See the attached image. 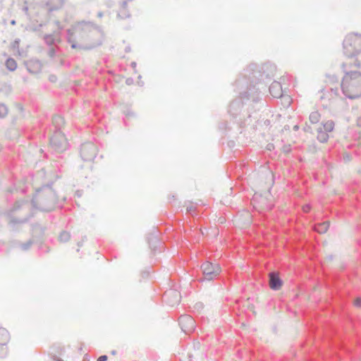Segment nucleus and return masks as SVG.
Returning <instances> with one entry per match:
<instances>
[{
    "label": "nucleus",
    "mask_w": 361,
    "mask_h": 361,
    "mask_svg": "<svg viewBox=\"0 0 361 361\" xmlns=\"http://www.w3.org/2000/svg\"><path fill=\"white\" fill-rule=\"evenodd\" d=\"M343 93L350 99L361 96V73L351 71L346 73L341 82Z\"/></svg>",
    "instance_id": "1"
},
{
    "label": "nucleus",
    "mask_w": 361,
    "mask_h": 361,
    "mask_svg": "<svg viewBox=\"0 0 361 361\" xmlns=\"http://www.w3.org/2000/svg\"><path fill=\"white\" fill-rule=\"evenodd\" d=\"M344 54L348 57H353L361 53V35L350 33L348 35L343 43Z\"/></svg>",
    "instance_id": "2"
},
{
    "label": "nucleus",
    "mask_w": 361,
    "mask_h": 361,
    "mask_svg": "<svg viewBox=\"0 0 361 361\" xmlns=\"http://www.w3.org/2000/svg\"><path fill=\"white\" fill-rule=\"evenodd\" d=\"M202 269L205 279L212 280L217 277L221 272L219 264L205 262L202 264Z\"/></svg>",
    "instance_id": "3"
},
{
    "label": "nucleus",
    "mask_w": 361,
    "mask_h": 361,
    "mask_svg": "<svg viewBox=\"0 0 361 361\" xmlns=\"http://www.w3.org/2000/svg\"><path fill=\"white\" fill-rule=\"evenodd\" d=\"M269 276V286L271 289L279 290L282 286V281L279 278V274L271 272Z\"/></svg>",
    "instance_id": "4"
},
{
    "label": "nucleus",
    "mask_w": 361,
    "mask_h": 361,
    "mask_svg": "<svg viewBox=\"0 0 361 361\" xmlns=\"http://www.w3.org/2000/svg\"><path fill=\"white\" fill-rule=\"evenodd\" d=\"M179 323L185 332L190 331L194 326V320L190 316L180 317Z\"/></svg>",
    "instance_id": "5"
},
{
    "label": "nucleus",
    "mask_w": 361,
    "mask_h": 361,
    "mask_svg": "<svg viewBox=\"0 0 361 361\" xmlns=\"http://www.w3.org/2000/svg\"><path fill=\"white\" fill-rule=\"evenodd\" d=\"M269 92L274 97H280L282 95L281 85L278 82H274L269 87Z\"/></svg>",
    "instance_id": "6"
},
{
    "label": "nucleus",
    "mask_w": 361,
    "mask_h": 361,
    "mask_svg": "<svg viewBox=\"0 0 361 361\" xmlns=\"http://www.w3.org/2000/svg\"><path fill=\"white\" fill-rule=\"evenodd\" d=\"M11 336L7 329L5 328H0V345H6L10 341Z\"/></svg>",
    "instance_id": "7"
},
{
    "label": "nucleus",
    "mask_w": 361,
    "mask_h": 361,
    "mask_svg": "<svg viewBox=\"0 0 361 361\" xmlns=\"http://www.w3.org/2000/svg\"><path fill=\"white\" fill-rule=\"evenodd\" d=\"M329 227V224L328 222H323L314 226V231L319 233H325Z\"/></svg>",
    "instance_id": "8"
},
{
    "label": "nucleus",
    "mask_w": 361,
    "mask_h": 361,
    "mask_svg": "<svg viewBox=\"0 0 361 361\" xmlns=\"http://www.w3.org/2000/svg\"><path fill=\"white\" fill-rule=\"evenodd\" d=\"M6 66L8 70L14 71L17 68V63L13 59L9 58L6 61Z\"/></svg>",
    "instance_id": "9"
},
{
    "label": "nucleus",
    "mask_w": 361,
    "mask_h": 361,
    "mask_svg": "<svg viewBox=\"0 0 361 361\" xmlns=\"http://www.w3.org/2000/svg\"><path fill=\"white\" fill-rule=\"evenodd\" d=\"M320 114L318 111H314L310 115V121L312 123H317L320 121Z\"/></svg>",
    "instance_id": "10"
},
{
    "label": "nucleus",
    "mask_w": 361,
    "mask_h": 361,
    "mask_svg": "<svg viewBox=\"0 0 361 361\" xmlns=\"http://www.w3.org/2000/svg\"><path fill=\"white\" fill-rule=\"evenodd\" d=\"M324 129L326 132H331L334 128V123L332 121H327L323 124Z\"/></svg>",
    "instance_id": "11"
},
{
    "label": "nucleus",
    "mask_w": 361,
    "mask_h": 361,
    "mask_svg": "<svg viewBox=\"0 0 361 361\" xmlns=\"http://www.w3.org/2000/svg\"><path fill=\"white\" fill-rule=\"evenodd\" d=\"M7 112V107L4 104H0V117H4Z\"/></svg>",
    "instance_id": "12"
},
{
    "label": "nucleus",
    "mask_w": 361,
    "mask_h": 361,
    "mask_svg": "<svg viewBox=\"0 0 361 361\" xmlns=\"http://www.w3.org/2000/svg\"><path fill=\"white\" fill-rule=\"evenodd\" d=\"M311 210V207L310 204H305L302 207V211L305 213H308Z\"/></svg>",
    "instance_id": "13"
},
{
    "label": "nucleus",
    "mask_w": 361,
    "mask_h": 361,
    "mask_svg": "<svg viewBox=\"0 0 361 361\" xmlns=\"http://www.w3.org/2000/svg\"><path fill=\"white\" fill-rule=\"evenodd\" d=\"M354 305L357 307L361 306V298H357L354 300Z\"/></svg>",
    "instance_id": "14"
},
{
    "label": "nucleus",
    "mask_w": 361,
    "mask_h": 361,
    "mask_svg": "<svg viewBox=\"0 0 361 361\" xmlns=\"http://www.w3.org/2000/svg\"><path fill=\"white\" fill-rule=\"evenodd\" d=\"M107 360V356L106 355H102L99 357L97 359V361H106Z\"/></svg>",
    "instance_id": "15"
},
{
    "label": "nucleus",
    "mask_w": 361,
    "mask_h": 361,
    "mask_svg": "<svg viewBox=\"0 0 361 361\" xmlns=\"http://www.w3.org/2000/svg\"><path fill=\"white\" fill-rule=\"evenodd\" d=\"M319 138L322 139L323 141H326L327 140V135L325 134H321L319 135Z\"/></svg>",
    "instance_id": "16"
},
{
    "label": "nucleus",
    "mask_w": 361,
    "mask_h": 361,
    "mask_svg": "<svg viewBox=\"0 0 361 361\" xmlns=\"http://www.w3.org/2000/svg\"><path fill=\"white\" fill-rule=\"evenodd\" d=\"M355 66L359 68L360 67V63L356 60Z\"/></svg>",
    "instance_id": "17"
},
{
    "label": "nucleus",
    "mask_w": 361,
    "mask_h": 361,
    "mask_svg": "<svg viewBox=\"0 0 361 361\" xmlns=\"http://www.w3.org/2000/svg\"><path fill=\"white\" fill-rule=\"evenodd\" d=\"M57 361H62V360H60V359H58V360H57Z\"/></svg>",
    "instance_id": "18"
}]
</instances>
